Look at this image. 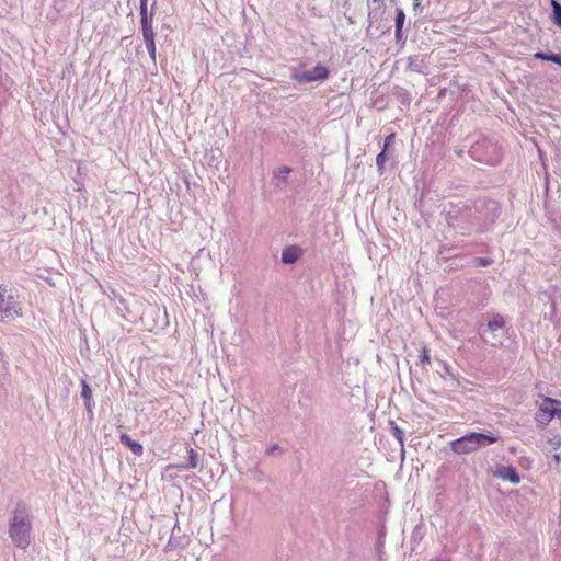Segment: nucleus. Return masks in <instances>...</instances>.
<instances>
[{"mask_svg":"<svg viewBox=\"0 0 561 561\" xmlns=\"http://www.w3.org/2000/svg\"><path fill=\"white\" fill-rule=\"evenodd\" d=\"M393 95L401 102L403 105H409L411 102L410 93L401 87H396L393 89Z\"/></svg>","mask_w":561,"mask_h":561,"instance_id":"a211bd4d","label":"nucleus"},{"mask_svg":"<svg viewBox=\"0 0 561 561\" xmlns=\"http://www.w3.org/2000/svg\"><path fill=\"white\" fill-rule=\"evenodd\" d=\"M493 263V260L490 257H474L473 264L476 266H489Z\"/></svg>","mask_w":561,"mask_h":561,"instance_id":"cd10ccee","label":"nucleus"},{"mask_svg":"<svg viewBox=\"0 0 561 561\" xmlns=\"http://www.w3.org/2000/svg\"><path fill=\"white\" fill-rule=\"evenodd\" d=\"M157 5V0L153 1L151 4V12L150 14H142L140 15V24H141V33L144 37V42H153L154 41V31L152 27V21H153V10Z\"/></svg>","mask_w":561,"mask_h":561,"instance_id":"1a4fd4ad","label":"nucleus"},{"mask_svg":"<svg viewBox=\"0 0 561 561\" xmlns=\"http://www.w3.org/2000/svg\"><path fill=\"white\" fill-rule=\"evenodd\" d=\"M146 44V48L148 50V54L150 56V59L152 60V62L156 65V60H157V48H156V41L153 42H147L145 43Z\"/></svg>","mask_w":561,"mask_h":561,"instance_id":"a878e982","label":"nucleus"},{"mask_svg":"<svg viewBox=\"0 0 561 561\" xmlns=\"http://www.w3.org/2000/svg\"><path fill=\"white\" fill-rule=\"evenodd\" d=\"M554 445L560 446L561 442H554Z\"/></svg>","mask_w":561,"mask_h":561,"instance_id":"e433bc0d","label":"nucleus"},{"mask_svg":"<svg viewBox=\"0 0 561 561\" xmlns=\"http://www.w3.org/2000/svg\"><path fill=\"white\" fill-rule=\"evenodd\" d=\"M186 451H187L186 461L183 463L174 465L173 466L174 468H176L179 470H191V469H195L199 466V459H201L199 454L192 447H187Z\"/></svg>","mask_w":561,"mask_h":561,"instance_id":"ddd939ff","label":"nucleus"},{"mask_svg":"<svg viewBox=\"0 0 561 561\" xmlns=\"http://www.w3.org/2000/svg\"><path fill=\"white\" fill-rule=\"evenodd\" d=\"M350 7H351V0H345V2H344V8H345L346 10H348V9H350Z\"/></svg>","mask_w":561,"mask_h":561,"instance_id":"f704fd0d","label":"nucleus"},{"mask_svg":"<svg viewBox=\"0 0 561 561\" xmlns=\"http://www.w3.org/2000/svg\"><path fill=\"white\" fill-rule=\"evenodd\" d=\"M500 440L493 433L470 432L450 442L451 450L458 455H467Z\"/></svg>","mask_w":561,"mask_h":561,"instance_id":"20e7f679","label":"nucleus"},{"mask_svg":"<svg viewBox=\"0 0 561 561\" xmlns=\"http://www.w3.org/2000/svg\"><path fill=\"white\" fill-rule=\"evenodd\" d=\"M554 445L560 446L561 442H554Z\"/></svg>","mask_w":561,"mask_h":561,"instance_id":"4c0bfd02","label":"nucleus"},{"mask_svg":"<svg viewBox=\"0 0 561 561\" xmlns=\"http://www.w3.org/2000/svg\"><path fill=\"white\" fill-rule=\"evenodd\" d=\"M119 440L124 446L129 448L135 456L140 457L144 454L142 445L139 442L133 439L128 434L122 433L119 435Z\"/></svg>","mask_w":561,"mask_h":561,"instance_id":"dca6fc26","label":"nucleus"},{"mask_svg":"<svg viewBox=\"0 0 561 561\" xmlns=\"http://www.w3.org/2000/svg\"><path fill=\"white\" fill-rule=\"evenodd\" d=\"M550 4L552 8V22L561 27V3L558 0H550Z\"/></svg>","mask_w":561,"mask_h":561,"instance_id":"6ab92c4d","label":"nucleus"},{"mask_svg":"<svg viewBox=\"0 0 561 561\" xmlns=\"http://www.w3.org/2000/svg\"><path fill=\"white\" fill-rule=\"evenodd\" d=\"M404 22H405L404 11L401 8H396L394 37L398 43L404 41V37H403Z\"/></svg>","mask_w":561,"mask_h":561,"instance_id":"2eb2a0df","label":"nucleus"},{"mask_svg":"<svg viewBox=\"0 0 561 561\" xmlns=\"http://www.w3.org/2000/svg\"><path fill=\"white\" fill-rule=\"evenodd\" d=\"M469 154L478 162L496 165L502 161L503 148L495 136L478 134L472 136Z\"/></svg>","mask_w":561,"mask_h":561,"instance_id":"7ed1b4c3","label":"nucleus"},{"mask_svg":"<svg viewBox=\"0 0 561 561\" xmlns=\"http://www.w3.org/2000/svg\"><path fill=\"white\" fill-rule=\"evenodd\" d=\"M5 302V297L2 293H0V308H2V305Z\"/></svg>","mask_w":561,"mask_h":561,"instance_id":"72a5a7b5","label":"nucleus"},{"mask_svg":"<svg viewBox=\"0 0 561 561\" xmlns=\"http://www.w3.org/2000/svg\"><path fill=\"white\" fill-rule=\"evenodd\" d=\"M506 319L500 313H492L486 323L479 327L481 340L493 347H501L505 337Z\"/></svg>","mask_w":561,"mask_h":561,"instance_id":"39448f33","label":"nucleus"},{"mask_svg":"<svg viewBox=\"0 0 561 561\" xmlns=\"http://www.w3.org/2000/svg\"><path fill=\"white\" fill-rule=\"evenodd\" d=\"M551 405H561V401L545 397L542 403L539 405L536 414V422L541 428L546 427L553 420V416L550 415Z\"/></svg>","mask_w":561,"mask_h":561,"instance_id":"0eeeda50","label":"nucleus"},{"mask_svg":"<svg viewBox=\"0 0 561 561\" xmlns=\"http://www.w3.org/2000/svg\"><path fill=\"white\" fill-rule=\"evenodd\" d=\"M502 208L495 199L478 198L471 206L459 215V220L468 224L461 227L462 234H470L472 231L485 232L501 216Z\"/></svg>","mask_w":561,"mask_h":561,"instance_id":"f257e3e1","label":"nucleus"},{"mask_svg":"<svg viewBox=\"0 0 561 561\" xmlns=\"http://www.w3.org/2000/svg\"><path fill=\"white\" fill-rule=\"evenodd\" d=\"M556 53H552V51H536L534 54V58L535 59H538V60H545V61H551V62H554V58H556Z\"/></svg>","mask_w":561,"mask_h":561,"instance_id":"5701e85b","label":"nucleus"},{"mask_svg":"<svg viewBox=\"0 0 561 561\" xmlns=\"http://www.w3.org/2000/svg\"><path fill=\"white\" fill-rule=\"evenodd\" d=\"M494 476L505 481H510L513 484L520 482V476L517 469L513 466H500L496 468Z\"/></svg>","mask_w":561,"mask_h":561,"instance_id":"9b49d317","label":"nucleus"},{"mask_svg":"<svg viewBox=\"0 0 561 561\" xmlns=\"http://www.w3.org/2000/svg\"><path fill=\"white\" fill-rule=\"evenodd\" d=\"M293 169L290 167L284 165L273 171L272 183L275 187L280 188L283 184L288 182L289 174Z\"/></svg>","mask_w":561,"mask_h":561,"instance_id":"4468645a","label":"nucleus"},{"mask_svg":"<svg viewBox=\"0 0 561 561\" xmlns=\"http://www.w3.org/2000/svg\"><path fill=\"white\" fill-rule=\"evenodd\" d=\"M413 9H414V11H422L423 10V8H422V5L420 3V0H413Z\"/></svg>","mask_w":561,"mask_h":561,"instance_id":"7c9ffc66","label":"nucleus"},{"mask_svg":"<svg viewBox=\"0 0 561 561\" xmlns=\"http://www.w3.org/2000/svg\"><path fill=\"white\" fill-rule=\"evenodd\" d=\"M375 4L374 8L370 7L368 3V19L371 22L373 19H376L377 11L381 9V5L383 4V0H371Z\"/></svg>","mask_w":561,"mask_h":561,"instance_id":"b1692460","label":"nucleus"},{"mask_svg":"<svg viewBox=\"0 0 561 561\" xmlns=\"http://www.w3.org/2000/svg\"><path fill=\"white\" fill-rule=\"evenodd\" d=\"M280 447L278 444H274L272 445L267 450H266V454L267 455H273L275 451L279 450Z\"/></svg>","mask_w":561,"mask_h":561,"instance_id":"c756f323","label":"nucleus"},{"mask_svg":"<svg viewBox=\"0 0 561 561\" xmlns=\"http://www.w3.org/2000/svg\"><path fill=\"white\" fill-rule=\"evenodd\" d=\"M389 153L380 151L376 157V167L379 175L385 173V164L389 159Z\"/></svg>","mask_w":561,"mask_h":561,"instance_id":"aec40b11","label":"nucleus"},{"mask_svg":"<svg viewBox=\"0 0 561 561\" xmlns=\"http://www.w3.org/2000/svg\"><path fill=\"white\" fill-rule=\"evenodd\" d=\"M330 70L328 67L322 64H317L313 68L309 70L298 71L295 70L290 75V78L298 83H307L314 81H324L329 78Z\"/></svg>","mask_w":561,"mask_h":561,"instance_id":"423d86ee","label":"nucleus"},{"mask_svg":"<svg viewBox=\"0 0 561 561\" xmlns=\"http://www.w3.org/2000/svg\"><path fill=\"white\" fill-rule=\"evenodd\" d=\"M394 138H396V135L393 133L386 136V138L383 140V146L381 149L382 152H387L389 154L392 153V151L394 150L393 149Z\"/></svg>","mask_w":561,"mask_h":561,"instance_id":"4be33fe9","label":"nucleus"},{"mask_svg":"<svg viewBox=\"0 0 561 561\" xmlns=\"http://www.w3.org/2000/svg\"><path fill=\"white\" fill-rule=\"evenodd\" d=\"M389 427L391 435L398 440L401 448L403 449L404 445V432L401 427L397 425L394 421H389Z\"/></svg>","mask_w":561,"mask_h":561,"instance_id":"f3484780","label":"nucleus"},{"mask_svg":"<svg viewBox=\"0 0 561 561\" xmlns=\"http://www.w3.org/2000/svg\"><path fill=\"white\" fill-rule=\"evenodd\" d=\"M419 362L423 367H426L427 365L431 364V357H430L428 351L425 346L422 347V350H421V354L419 356Z\"/></svg>","mask_w":561,"mask_h":561,"instance_id":"393cba45","label":"nucleus"},{"mask_svg":"<svg viewBox=\"0 0 561 561\" xmlns=\"http://www.w3.org/2000/svg\"><path fill=\"white\" fill-rule=\"evenodd\" d=\"M139 1H140V5H139L140 15H142V14H150L148 12V0H139Z\"/></svg>","mask_w":561,"mask_h":561,"instance_id":"c85d7f7f","label":"nucleus"},{"mask_svg":"<svg viewBox=\"0 0 561 561\" xmlns=\"http://www.w3.org/2000/svg\"><path fill=\"white\" fill-rule=\"evenodd\" d=\"M445 373H446V375H447V376H449L450 378H453V379L455 378V375H454V373L451 371L450 366L445 365Z\"/></svg>","mask_w":561,"mask_h":561,"instance_id":"2f4dec72","label":"nucleus"},{"mask_svg":"<svg viewBox=\"0 0 561 561\" xmlns=\"http://www.w3.org/2000/svg\"><path fill=\"white\" fill-rule=\"evenodd\" d=\"M80 385H81V397L83 399L87 414H88L89 420L92 421L94 417V413H93L94 400H93L92 389L89 386V383L87 382V380H84V379L81 380Z\"/></svg>","mask_w":561,"mask_h":561,"instance_id":"9d476101","label":"nucleus"},{"mask_svg":"<svg viewBox=\"0 0 561 561\" xmlns=\"http://www.w3.org/2000/svg\"><path fill=\"white\" fill-rule=\"evenodd\" d=\"M302 255V250L300 247L296 245V244H293V245H287L284 248L283 252H282V263L284 264H294L296 263L300 256Z\"/></svg>","mask_w":561,"mask_h":561,"instance_id":"f8f14e48","label":"nucleus"},{"mask_svg":"<svg viewBox=\"0 0 561 561\" xmlns=\"http://www.w3.org/2000/svg\"><path fill=\"white\" fill-rule=\"evenodd\" d=\"M553 457H554V460H557V461H559V460H560L559 455H554Z\"/></svg>","mask_w":561,"mask_h":561,"instance_id":"c9c22d12","label":"nucleus"},{"mask_svg":"<svg viewBox=\"0 0 561 561\" xmlns=\"http://www.w3.org/2000/svg\"><path fill=\"white\" fill-rule=\"evenodd\" d=\"M1 322L14 320L22 316L20 304L13 296L5 298L4 305L0 308Z\"/></svg>","mask_w":561,"mask_h":561,"instance_id":"6e6552de","label":"nucleus"},{"mask_svg":"<svg viewBox=\"0 0 561 561\" xmlns=\"http://www.w3.org/2000/svg\"><path fill=\"white\" fill-rule=\"evenodd\" d=\"M8 533L16 548L25 550L30 547L32 541V514L25 503H16L9 520Z\"/></svg>","mask_w":561,"mask_h":561,"instance_id":"f03ea898","label":"nucleus"},{"mask_svg":"<svg viewBox=\"0 0 561 561\" xmlns=\"http://www.w3.org/2000/svg\"><path fill=\"white\" fill-rule=\"evenodd\" d=\"M408 68L413 71L422 72L424 68V61L417 56L410 57L408 61Z\"/></svg>","mask_w":561,"mask_h":561,"instance_id":"412c9836","label":"nucleus"},{"mask_svg":"<svg viewBox=\"0 0 561 561\" xmlns=\"http://www.w3.org/2000/svg\"><path fill=\"white\" fill-rule=\"evenodd\" d=\"M174 530H175V528H173L172 535L167 543V549H169V550H173L180 546V538L174 536Z\"/></svg>","mask_w":561,"mask_h":561,"instance_id":"bb28decb","label":"nucleus"},{"mask_svg":"<svg viewBox=\"0 0 561 561\" xmlns=\"http://www.w3.org/2000/svg\"><path fill=\"white\" fill-rule=\"evenodd\" d=\"M553 64H557L558 66L561 67V53L557 54L556 55V58H554V62Z\"/></svg>","mask_w":561,"mask_h":561,"instance_id":"473e14b6","label":"nucleus"}]
</instances>
